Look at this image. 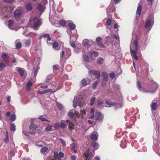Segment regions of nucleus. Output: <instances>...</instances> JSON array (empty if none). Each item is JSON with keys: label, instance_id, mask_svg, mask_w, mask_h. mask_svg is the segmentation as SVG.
Returning a JSON list of instances; mask_svg holds the SVG:
<instances>
[{"label": "nucleus", "instance_id": "45", "mask_svg": "<svg viewBox=\"0 0 160 160\" xmlns=\"http://www.w3.org/2000/svg\"><path fill=\"white\" fill-rule=\"evenodd\" d=\"M77 105V98L75 97L73 101V106L74 107H76Z\"/></svg>", "mask_w": 160, "mask_h": 160}, {"label": "nucleus", "instance_id": "37", "mask_svg": "<svg viewBox=\"0 0 160 160\" xmlns=\"http://www.w3.org/2000/svg\"><path fill=\"white\" fill-rule=\"evenodd\" d=\"M13 24V21L12 20H9L8 21V27L11 29L13 30L11 27Z\"/></svg>", "mask_w": 160, "mask_h": 160}, {"label": "nucleus", "instance_id": "40", "mask_svg": "<svg viewBox=\"0 0 160 160\" xmlns=\"http://www.w3.org/2000/svg\"><path fill=\"white\" fill-rule=\"evenodd\" d=\"M10 128L11 131H14L16 130V126L14 123H11Z\"/></svg>", "mask_w": 160, "mask_h": 160}, {"label": "nucleus", "instance_id": "9", "mask_svg": "<svg viewBox=\"0 0 160 160\" xmlns=\"http://www.w3.org/2000/svg\"><path fill=\"white\" fill-rule=\"evenodd\" d=\"M142 3V2L141 1L138 3V5L136 14V18L137 19H138L139 18V16L141 13L142 10L141 4Z\"/></svg>", "mask_w": 160, "mask_h": 160}, {"label": "nucleus", "instance_id": "23", "mask_svg": "<svg viewBox=\"0 0 160 160\" xmlns=\"http://www.w3.org/2000/svg\"><path fill=\"white\" fill-rule=\"evenodd\" d=\"M36 8L38 10L40 11H43L45 9V8L43 5L40 4H38Z\"/></svg>", "mask_w": 160, "mask_h": 160}, {"label": "nucleus", "instance_id": "31", "mask_svg": "<svg viewBox=\"0 0 160 160\" xmlns=\"http://www.w3.org/2000/svg\"><path fill=\"white\" fill-rule=\"evenodd\" d=\"M26 9L27 11H31L32 9V8L31 3H28L26 6Z\"/></svg>", "mask_w": 160, "mask_h": 160}, {"label": "nucleus", "instance_id": "15", "mask_svg": "<svg viewBox=\"0 0 160 160\" xmlns=\"http://www.w3.org/2000/svg\"><path fill=\"white\" fill-rule=\"evenodd\" d=\"M95 117L96 119L99 122L102 121L103 118V117L101 113L99 112H96Z\"/></svg>", "mask_w": 160, "mask_h": 160}, {"label": "nucleus", "instance_id": "2", "mask_svg": "<svg viewBox=\"0 0 160 160\" xmlns=\"http://www.w3.org/2000/svg\"><path fill=\"white\" fill-rule=\"evenodd\" d=\"M153 17V14L151 13L147 18L145 25V30H146L149 32L152 28L154 22Z\"/></svg>", "mask_w": 160, "mask_h": 160}, {"label": "nucleus", "instance_id": "24", "mask_svg": "<svg viewBox=\"0 0 160 160\" xmlns=\"http://www.w3.org/2000/svg\"><path fill=\"white\" fill-rule=\"evenodd\" d=\"M22 34L23 35H25V36L27 37H33L37 35V33L32 32H30L29 33L25 34V32H23Z\"/></svg>", "mask_w": 160, "mask_h": 160}, {"label": "nucleus", "instance_id": "10", "mask_svg": "<svg viewBox=\"0 0 160 160\" xmlns=\"http://www.w3.org/2000/svg\"><path fill=\"white\" fill-rule=\"evenodd\" d=\"M94 154H93L89 149L86 150L85 152L84 153V156L86 160H88L90 158L92 157Z\"/></svg>", "mask_w": 160, "mask_h": 160}, {"label": "nucleus", "instance_id": "54", "mask_svg": "<svg viewBox=\"0 0 160 160\" xmlns=\"http://www.w3.org/2000/svg\"><path fill=\"white\" fill-rule=\"evenodd\" d=\"M153 0H147V2L148 5L152 6L153 3Z\"/></svg>", "mask_w": 160, "mask_h": 160}, {"label": "nucleus", "instance_id": "7", "mask_svg": "<svg viewBox=\"0 0 160 160\" xmlns=\"http://www.w3.org/2000/svg\"><path fill=\"white\" fill-rule=\"evenodd\" d=\"M88 50H87L86 51L85 50H83L82 51V52L83 54L82 56V58L84 62H91L92 61V58H89L88 56L86 54L87 53Z\"/></svg>", "mask_w": 160, "mask_h": 160}, {"label": "nucleus", "instance_id": "29", "mask_svg": "<svg viewBox=\"0 0 160 160\" xmlns=\"http://www.w3.org/2000/svg\"><path fill=\"white\" fill-rule=\"evenodd\" d=\"M72 140L73 142V143H72L70 145L71 147V149H73V148H76L77 147V143L73 139H72Z\"/></svg>", "mask_w": 160, "mask_h": 160}, {"label": "nucleus", "instance_id": "53", "mask_svg": "<svg viewBox=\"0 0 160 160\" xmlns=\"http://www.w3.org/2000/svg\"><path fill=\"white\" fill-rule=\"evenodd\" d=\"M54 127L55 129H58L60 127V124L58 122H57L54 124Z\"/></svg>", "mask_w": 160, "mask_h": 160}, {"label": "nucleus", "instance_id": "4", "mask_svg": "<svg viewBox=\"0 0 160 160\" xmlns=\"http://www.w3.org/2000/svg\"><path fill=\"white\" fill-rule=\"evenodd\" d=\"M76 28L75 25L71 21L68 22V27L67 32L70 36V39H71V35L72 34V30H74Z\"/></svg>", "mask_w": 160, "mask_h": 160}, {"label": "nucleus", "instance_id": "43", "mask_svg": "<svg viewBox=\"0 0 160 160\" xmlns=\"http://www.w3.org/2000/svg\"><path fill=\"white\" fill-rule=\"evenodd\" d=\"M48 148L47 147H45L41 148V152L42 154H44L48 150Z\"/></svg>", "mask_w": 160, "mask_h": 160}, {"label": "nucleus", "instance_id": "18", "mask_svg": "<svg viewBox=\"0 0 160 160\" xmlns=\"http://www.w3.org/2000/svg\"><path fill=\"white\" fill-rule=\"evenodd\" d=\"M98 137V133L96 132H93L91 134V139L93 141H96Z\"/></svg>", "mask_w": 160, "mask_h": 160}, {"label": "nucleus", "instance_id": "56", "mask_svg": "<svg viewBox=\"0 0 160 160\" xmlns=\"http://www.w3.org/2000/svg\"><path fill=\"white\" fill-rule=\"evenodd\" d=\"M95 97H93L91 99H90L91 103H90V104L91 106H92L93 105L95 100Z\"/></svg>", "mask_w": 160, "mask_h": 160}, {"label": "nucleus", "instance_id": "17", "mask_svg": "<svg viewBox=\"0 0 160 160\" xmlns=\"http://www.w3.org/2000/svg\"><path fill=\"white\" fill-rule=\"evenodd\" d=\"M78 101V105L80 107H82L85 106L86 100L84 99L79 98Z\"/></svg>", "mask_w": 160, "mask_h": 160}, {"label": "nucleus", "instance_id": "20", "mask_svg": "<svg viewBox=\"0 0 160 160\" xmlns=\"http://www.w3.org/2000/svg\"><path fill=\"white\" fill-rule=\"evenodd\" d=\"M112 23V20L110 19H108L106 22V26L107 28L109 30H111L112 28L111 26H110Z\"/></svg>", "mask_w": 160, "mask_h": 160}, {"label": "nucleus", "instance_id": "49", "mask_svg": "<svg viewBox=\"0 0 160 160\" xmlns=\"http://www.w3.org/2000/svg\"><path fill=\"white\" fill-rule=\"evenodd\" d=\"M99 82V79H97L96 81L95 82L93 83V88L94 89L96 88V86Z\"/></svg>", "mask_w": 160, "mask_h": 160}, {"label": "nucleus", "instance_id": "64", "mask_svg": "<svg viewBox=\"0 0 160 160\" xmlns=\"http://www.w3.org/2000/svg\"><path fill=\"white\" fill-rule=\"evenodd\" d=\"M89 44H90V47L91 45L94 44L95 42L92 39L89 40Z\"/></svg>", "mask_w": 160, "mask_h": 160}, {"label": "nucleus", "instance_id": "46", "mask_svg": "<svg viewBox=\"0 0 160 160\" xmlns=\"http://www.w3.org/2000/svg\"><path fill=\"white\" fill-rule=\"evenodd\" d=\"M53 77V75L52 74H50L48 75L46 79V81L48 82Z\"/></svg>", "mask_w": 160, "mask_h": 160}, {"label": "nucleus", "instance_id": "6", "mask_svg": "<svg viewBox=\"0 0 160 160\" xmlns=\"http://www.w3.org/2000/svg\"><path fill=\"white\" fill-rule=\"evenodd\" d=\"M138 45V39L137 38L133 42H131L130 44V52H132L133 51H137Z\"/></svg>", "mask_w": 160, "mask_h": 160}, {"label": "nucleus", "instance_id": "39", "mask_svg": "<svg viewBox=\"0 0 160 160\" xmlns=\"http://www.w3.org/2000/svg\"><path fill=\"white\" fill-rule=\"evenodd\" d=\"M81 82L82 86H86L88 84V82L85 79H82L81 80Z\"/></svg>", "mask_w": 160, "mask_h": 160}, {"label": "nucleus", "instance_id": "30", "mask_svg": "<svg viewBox=\"0 0 160 160\" xmlns=\"http://www.w3.org/2000/svg\"><path fill=\"white\" fill-rule=\"evenodd\" d=\"M97 64L99 65L102 64L104 62L103 59L100 57H98L97 58Z\"/></svg>", "mask_w": 160, "mask_h": 160}, {"label": "nucleus", "instance_id": "42", "mask_svg": "<svg viewBox=\"0 0 160 160\" xmlns=\"http://www.w3.org/2000/svg\"><path fill=\"white\" fill-rule=\"evenodd\" d=\"M16 116L15 114L11 115L10 116V120L12 122H13L16 120Z\"/></svg>", "mask_w": 160, "mask_h": 160}, {"label": "nucleus", "instance_id": "22", "mask_svg": "<svg viewBox=\"0 0 160 160\" xmlns=\"http://www.w3.org/2000/svg\"><path fill=\"white\" fill-rule=\"evenodd\" d=\"M67 50V49H62L60 54V61L63 60V58L66 55Z\"/></svg>", "mask_w": 160, "mask_h": 160}, {"label": "nucleus", "instance_id": "62", "mask_svg": "<svg viewBox=\"0 0 160 160\" xmlns=\"http://www.w3.org/2000/svg\"><path fill=\"white\" fill-rule=\"evenodd\" d=\"M51 92H52V91L51 89H48L47 90L43 91V94H46L47 93Z\"/></svg>", "mask_w": 160, "mask_h": 160}, {"label": "nucleus", "instance_id": "13", "mask_svg": "<svg viewBox=\"0 0 160 160\" xmlns=\"http://www.w3.org/2000/svg\"><path fill=\"white\" fill-rule=\"evenodd\" d=\"M22 14V10L19 8H17V9L14 12V17L15 18H17L21 16Z\"/></svg>", "mask_w": 160, "mask_h": 160}, {"label": "nucleus", "instance_id": "25", "mask_svg": "<svg viewBox=\"0 0 160 160\" xmlns=\"http://www.w3.org/2000/svg\"><path fill=\"white\" fill-rule=\"evenodd\" d=\"M58 44L57 42H55L52 44L53 48L55 50H59L60 49V48L58 47Z\"/></svg>", "mask_w": 160, "mask_h": 160}, {"label": "nucleus", "instance_id": "50", "mask_svg": "<svg viewBox=\"0 0 160 160\" xmlns=\"http://www.w3.org/2000/svg\"><path fill=\"white\" fill-rule=\"evenodd\" d=\"M75 113H74L72 110H70L68 113V116L71 118H73L74 116Z\"/></svg>", "mask_w": 160, "mask_h": 160}, {"label": "nucleus", "instance_id": "63", "mask_svg": "<svg viewBox=\"0 0 160 160\" xmlns=\"http://www.w3.org/2000/svg\"><path fill=\"white\" fill-rule=\"evenodd\" d=\"M137 86L138 89L141 91V86L140 84V82L139 81H138L137 82Z\"/></svg>", "mask_w": 160, "mask_h": 160}, {"label": "nucleus", "instance_id": "34", "mask_svg": "<svg viewBox=\"0 0 160 160\" xmlns=\"http://www.w3.org/2000/svg\"><path fill=\"white\" fill-rule=\"evenodd\" d=\"M31 44V40L30 39H28L26 40L25 42V47H28Z\"/></svg>", "mask_w": 160, "mask_h": 160}, {"label": "nucleus", "instance_id": "12", "mask_svg": "<svg viewBox=\"0 0 160 160\" xmlns=\"http://www.w3.org/2000/svg\"><path fill=\"white\" fill-rule=\"evenodd\" d=\"M2 61L4 62H8L9 61L10 56L4 52H3L1 55Z\"/></svg>", "mask_w": 160, "mask_h": 160}, {"label": "nucleus", "instance_id": "55", "mask_svg": "<svg viewBox=\"0 0 160 160\" xmlns=\"http://www.w3.org/2000/svg\"><path fill=\"white\" fill-rule=\"evenodd\" d=\"M64 156V154L62 152H60L58 153V157L59 158H63Z\"/></svg>", "mask_w": 160, "mask_h": 160}, {"label": "nucleus", "instance_id": "19", "mask_svg": "<svg viewBox=\"0 0 160 160\" xmlns=\"http://www.w3.org/2000/svg\"><path fill=\"white\" fill-rule=\"evenodd\" d=\"M66 122L67 123H68V128L71 130L72 131L74 129V125L72 122V121L69 120H67L66 121Z\"/></svg>", "mask_w": 160, "mask_h": 160}, {"label": "nucleus", "instance_id": "58", "mask_svg": "<svg viewBox=\"0 0 160 160\" xmlns=\"http://www.w3.org/2000/svg\"><path fill=\"white\" fill-rule=\"evenodd\" d=\"M80 51V48L76 47L74 48V51L75 53H79Z\"/></svg>", "mask_w": 160, "mask_h": 160}, {"label": "nucleus", "instance_id": "5", "mask_svg": "<svg viewBox=\"0 0 160 160\" xmlns=\"http://www.w3.org/2000/svg\"><path fill=\"white\" fill-rule=\"evenodd\" d=\"M106 103L107 105L105 106L106 107H112L114 106L116 108L122 107L123 106L122 103H116L114 102H111L110 100H107L106 101Z\"/></svg>", "mask_w": 160, "mask_h": 160}, {"label": "nucleus", "instance_id": "44", "mask_svg": "<svg viewBox=\"0 0 160 160\" xmlns=\"http://www.w3.org/2000/svg\"><path fill=\"white\" fill-rule=\"evenodd\" d=\"M33 83L31 81H29L27 83V87L28 88V90H29L30 89V87L32 86Z\"/></svg>", "mask_w": 160, "mask_h": 160}, {"label": "nucleus", "instance_id": "41", "mask_svg": "<svg viewBox=\"0 0 160 160\" xmlns=\"http://www.w3.org/2000/svg\"><path fill=\"white\" fill-rule=\"evenodd\" d=\"M37 128V127L36 126H35L34 124H31L29 126L30 129L33 130H36Z\"/></svg>", "mask_w": 160, "mask_h": 160}, {"label": "nucleus", "instance_id": "3", "mask_svg": "<svg viewBox=\"0 0 160 160\" xmlns=\"http://www.w3.org/2000/svg\"><path fill=\"white\" fill-rule=\"evenodd\" d=\"M12 10L7 7H4L2 2H0V14L5 18H7L11 12Z\"/></svg>", "mask_w": 160, "mask_h": 160}, {"label": "nucleus", "instance_id": "33", "mask_svg": "<svg viewBox=\"0 0 160 160\" xmlns=\"http://www.w3.org/2000/svg\"><path fill=\"white\" fill-rule=\"evenodd\" d=\"M56 103L57 106L59 110H61L63 109V107L61 103L58 102H56Z\"/></svg>", "mask_w": 160, "mask_h": 160}, {"label": "nucleus", "instance_id": "32", "mask_svg": "<svg viewBox=\"0 0 160 160\" xmlns=\"http://www.w3.org/2000/svg\"><path fill=\"white\" fill-rule=\"evenodd\" d=\"M19 41V40L18 39L16 40L15 42L16 43V47L17 49L20 48L22 46V43L19 42H18Z\"/></svg>", "mask_w": 160, "mask_h": 160}, {"label": "nucleus", "instance_id": "26", "mask_svg": "<svg viewBox=\"0 0 160 160\" xmlns=\"http://www.w3.org/2000/svg\"><path fill=\"white\" fill-rule=\"evenodd\" d=\"M16 69H18V71L20 74V76H23L25 73V70L23 69L18 67Z\"/></svg>", "mask_w": 160, "mask_h": 160}, {"label": "nucleus", "instance_id": "52", "mask_svg": "<svg viewBox=\"0 0 160 160\" xmlns=\"http://www.w3.org/2000/svg\"><path fill=\"white\" fill-rule=\"evenodd\" d=\"M103 102L102 100H101V99L98 100V104L99 106H104V105H103Z\"/></svg>", "mask_w": 160, "mask_h": 160}, {"label": "nucleus", "instance_id": "1", "mask_svg": "<svg viewBox=\"0 0 160 160\" xmlns=\"http://www.w3.org/2000/svg\"><path fill=\"white\" fill-rule=\"evenodd\" d=\"M29 23L30 27L35 30L38 29V27L42 25V21L40 19H38L36 17L31 18L29 20Z\"/></svg>", "mask_w": 160, "mask_h": 160}, {"label": "nucleus", "instance_id": "47", "mask_svg": "<svg viewBox=\"0 0 160 160\" xmlns=\"http://www.w3.org/2000/svg\"><path fill=\"white\" fill-rule=\"evenodd\" d=\"M52 126L51 125H48L45 128V130L47 131H50L52 130Z\"/></svg>", "mask_w": 160, "mask_h": 160}, {"label": "nucleus", "instance_id": "16", "mask_svg": "<svg viewBox=\"0 0 160 160\" xmlns=\"http://www.w3.org/2000/svg\"><path fill=\"white\" fill-rule=\"evenodd\" d=\"M102 39L100 37H97L96 39V41L97 42V44L99 47L101 48L104 47V45L101 43V41Z\"/></svg>", "mask_w": 160, "mask_h": 160}, {"label": "nucleus", "instance_id": "48", "mask_svg": "<svg viewBox=\"0 0 160 160\" xmlns=\"http://www.w3.org/2000/svg\"><path fill=\"white\" fill-rule=\"evenodd\" d=\"M64 121H62L60 124V127L62 128L63 129L65 128L66 125L63 122Z\"/></svg>", "mask_w": 160, "mask_h": 160}, {"label": "nucleus", "instance_id": "60", "mask_svg": "<svg viewBox=\"0 0 160 160\" xmlns=\"http://www.w3.org/2000/svg\"><path fill=\"white\" fill-rule=\"evenodd\" d=\"M59 23L63 26H64L66 24L65 21L63 20H61L59 21Z\"/></svg>", "mask_w": 160, "mask_h": 160}, {"label": "nucleus", "instance_id": "11", "mask_svg": "<svg viewBox=\"0 0 160 160\" xmlns=\"http://www.w3.org/2000/svg\"><path fill=\"white\" fill-rule=\"evenodd\" d=\"M115 8H113L112 5H110L106 9V12L107 15L109 16V15L111 17L112 15L111 14V12H113L114 11Z\"/></svg>", "mask_w": 160, "mask_h": 160}, {"label": "nucleus", "instance_id": "38", "mask_svg": "<svg viewBox=\"0 0 160 160\" xmlns=\"http://www.w3.org/2000/svg\"><path fill=\"white\" fill-rule=\"evenodd\" d=\"M6 66L5 64L3 62H0V71H2Z\"/></svg>", "mask_w": 160, "mask_h": 160}, {"label": "nucleus", "instance_id": "14", "mask_svg": "<svg viewBox=\"0 0 160 160\" xmlns=\"http://www.w3.org/2000/svg\"><path fill=\"white\" fill-rule=\"evenodd\" d=\"M88 54L90 55V58H92L93 55L94 57H96L98 56L99 54L98 52L92 50L90 51L88 50L87 52V53Z\"/></svg>", "mask_w": 160, "mask_h": 160}, {"label": "nucleus", "instance_id": "36", "mask_svg": "<svg viewBox=\"0 0 160 160\" xmlns=\"http://www.w3.org/2000/svg\"><path fill=\"white\" fill-rule=\"evenodd\" d=\"M137 52L135 51H133L132 52H131V55L136 60H138V57L137 55L136 54Z\"/></svg>", "mask_w": 160, "mask_h": 160}, {"label": "nucleus", "instance_id": "51", "mask_svg": "<svg viewBox=\"0 0 160 160\" xmlns=\"http://www.w3.org/2000/svg\"><path fill=\"white\" fill-rule=\"evenodd\" d=\"M39 119L40 120L42 121H46L49 122V121L47 120L45 118L43 117L42 116H40L38 117Z\"/></svg>", "mask_w": 160, "mask_h": 160}, {"label": "nucleus", "instance_id": "8", "mask_svg": "<svg viewBox=\"0 0 160 160\" xmlns=\"http://www.w3.org/2000/svg\"><path fill=\"white\" fill-rule=\"evenodd\" d=\"M89 73L90 76H92L93 75L95 76L97 79H99L100 77V73L98 71L91 70L89 71Z\"/></svg>", "mask_w": 160, "mask_h": 160}, {"label": "nucleus", "instance_id": "27", "mask_svg": "<svg viewBox=\"0 0 160 160\" xmlns=\"http://www.w3.org/2000/svg\"><path fill=\"white\" fill-rule=\"evenodd\" d=\"M89 40L87 39H84L82 42V44L84 46H87L88 47H90V44H89Z\"/></svg>", "mask_w": 160, "mask_h": 160}, {"label": "nucleus", "instance_id": "21", "mask_svg": "<svg viewBox=\"0 0 160 160\" xmlns=\"http://www.w3.org/2000/svg\"><path fill=\"white\" fill-rule=\"evenodd\" d=\"M151 109L152 111L155 110L158 107L157 102H152L151 105Z\"/></svg>", "mask_w": 160, "mask_h": 160}, {"label": "nucleus", "instance_id": "35", "mask_svg": "<svg viewBox=\"0 0 160 160\" xmlns=\"http://www.w3.org/2000/svg\"><path fill=\"white\" fill-rule=\"evenodd\" d=\"M102 75L104 78L103 80H104L105 81H107L108 78V74L106 72H103L102 73Z\"/></svg>", "mask_w": 160, "mask_h": 160}, {"label": "nucleus", "instance_id": "59", "mask_svg": "<svg viewBox=\"0 0 160 160\" xmlns=\"http://www.w3.org/2000/svg\"><path fill=\"white\" fill-rule=\"evenodd\" d=\"M39 69V68L38 67L35 69L34 73V75L35 77L37 76Z\"/></svg>", "mask_w": 160, "mask_h": 160}, {"label": "nucleus", "instance_id": "57", "mask_svg": "<svg viewBox=\"0 0 160 160\" xmlns=\"http://www.w3.org/2000/svg\"><path fill=\"white\" fill-rule=\"evenodd\" d=\"M148 39V38L147 36H146L145 37H144L143 38V41H144V43L145 45L147 44V40ZM146 46V45L144 48H145Z\"/></svg>", "mask_w": 160, "mask_h": 160}, {"label": "nucleus", "instance_id": "61", "mask_svg": "<svg viewBox=\"0 0 160 160\" xmlns=\"http://www.w3.org/2000/svg\"><path fill=\"white\" fill-rule=\"evenodd\" d=\"M77 157L75 155H72L70 157V160H76Z\"/></svg>", "mask_w": 160, "mask_h": 160}, {"label": "nucleus", "instance_id": "28", "mask_svg": "<svg viewBox=\"0 0 160 160\" xmlns=\"http://www.w3.org/2000/svg\"><path fill=\"white\" fill-rule=\"evenodd\" d=\"M91 145L94 150H97L99 147V145L96 142H93L92 143Z\"/></svg>", "mask_w": 160, "mask_h": 160}]
</instances>
